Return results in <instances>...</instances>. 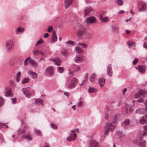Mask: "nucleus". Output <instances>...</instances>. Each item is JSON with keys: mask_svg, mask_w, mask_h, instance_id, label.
I'll use <instances>...</instances> for the list:
<instances>
[{"mask_svg": "<svg viewBox=\"0 0 147 147\" xmlns=\"http://www.w3.org/2000/svg\"><path fill=\"white\" fill-rule=\"evenodd\" d=\"M146 92L143 90L139 91L135 95L134 97L135 98H140L137 100V102H143L144 100V98L145 97Z\"/></svg>", "mask_w": 147, "mask_h": 147, "instance_id": "1", "label": "nucleus"}, {"mask_svg": "<svg viewBox=\"0 0 147 147\" xmlns=\"http://www.w3.org/2000/svg\"><path fill=\"white\" fill-rule=\"evenodd\" d=\"M5 46L7 52L10 53L12 52L14 48L12 40H7L5 42Z\"/></svg>", "mask_w": 147, "mask_h": 147, "instance_id": "2", "label": "nucleus"}, {"mask_svg": "<svg viewBox=\"0 0 147 147\" xmlns=\"http://www.w3.org/2000/svg\"><path fill=\"white\" fill-rule=\"evenodd\" d=\"M78 83V80L76 78H73L71 80L70 83L67 84L66 86L68 89H71L75 87Z\"/></svg>", "mask_w": 147, "mask_h": 147, "instance_id": "3", "label": "nucleus"}, {"mask_svg": "<svg viewBox=\"0 0 147 147\" xmlns=\"http://www.w3.org/2000/svg\"><path fill=\"white\" fill-rule=\"evenodd\" d=\"M134 143L139 146L140 147H144L145 146L146 141L144 140L142 141L141 139H139L134 140Z\"/></svg>", "mask_w": 147, "mask_h": 147, "instance_id": "4", "label": "nucleus"}, {"mask_svg": "<svg viewBox=\"0 0 147 147\" xmlns=\"http://www.w3.org/2000/svg\"><path fill=\"white\" fill-rule=\"evenodd\" d=\"M95 18L94 16H90L87 18L85 20L87 25L96 22Z\"/></svg>", "mask_w": 147, "mask_h": 147, "instance_id": "5", "label": "nucleus"}, {"mask_svg": "<svg viewBox=\"0 0 147 147\" xmlns=\"http://www.w3.org/2000/svg\"><path fill=\"white\" fill-rule=\"evenodd\" d=\"M71 131L73 134H71L70 136L67 138V141H71V140H74L76 138V134L75 133L74 131L72 130Z\"/></svg>", "mask_w": 147, "mask_h": 147, "instance_id": "6", "label": "nucleus"}, {"mask_svg": "<svg viewBox=\"0 0 147 147\" xmlns=\"http://www.w3.org/2000/svg\"><path fill=\"white\" fill-rule=\"evenodd\" d=\"M5 96H13V94L10 88L7 87L5 88Z\"/></svg>", "mask_w": 147, "mask_h": 147, "instance_id": "7", "label": "nucleus"}, {"mask_svg": "<svg viewBox=\"0 0 147 147\" xmlns=\"http://www.w3.org/2000/svg\"><path fill=\"white\" fill-rule=\"evenodd\" d=\"M53 67L51 66L47 67L46 70V74L50 76H52L54 74Z\"/></svg>", "mask_w": 147, "mask_h": 147, "instance_id": "8", "label": "nucleus"}, {"mask_svg": "<svg viewBox=\"0 0 147 147\" xmlns=\"http://www.w3.org/2000/svg\"><path fill=\"white\" fill-rule=\"evenodd\" d=\"M139 122L141 125H144L147 123V114L140 118Z\"/></svg>", "mask_w": 147, "mask_h": 147, "instance_id": "9", "label": "nucleus"}, {"mask_svg": "<svg viewBox=\"0 0 147 147\" xmlns=\"http://www.w3.org/2000/svg\"><path fill=\"white\" fill-rule=\"evenodd\" d=\"M22 91L23 94L27 98H29L31 96V93L28 91L26 88H23L22 89Z\"/></svg>", "mask_w": 147, "mask_h": 147, "instance_id": "10", "label": "nucleus"}, {"mask_svg": "<svg viewBox=\"0 0 147 147\" xmlns=\"http://www.w3.org/2000/svg\"><path fill=\"white\" fill-rule=\"evenodd\" d=\"M92 7H87L85 8L84 10V16H86L89 13L93 10Z\"/></svg>", "mask_w": 147, "mask_h": 147, "instance_id": "11", "label": "nucleus"}, {"mask_svg": "<svg viewBox=\"0 0 147 147\" xmlns=\"http://www.w3.org/2000/svg\"><path fill=\"white\" fill-rule=\"evenodd\" d=\"M85 30L83 28H82L77 31V35L79 37H83Z\"/></svg>", "mask_w": 147, "mask_h": 147, "instance_id": "12", "label": "nucleus"}, {"mask_svg": "<svg viewBox=\"0 0 147 147\" xmlns=\"http://www.w3.org/2000/svg\"><path fill=\"white\" fill-rule=\"evenodd\" d=\"M73 0H64V7L65 9H67L71 4Z\"/></svg>", "mask_w": 147, "mask_h": 147, "instance_id": "13", "label": "nucleus"}, {"mask_svg": "<svg viewBox=\"0 0 147 147\" xmlns=\"http://www.w3.org/2000/svg\"><path fill=\"white\" fill-rule=\"evenodd\" d=\"M89 147H99L98 143L95 140H91L90 141Z\"/></svg>", "mask_w": 147, "mask_h": 147, "instance_id": "14", "label": "nucleus"}, {"mask_svg": "<svg viewBox=\"0 0 147 147\" xmlns=\"http://www.w3.org/2000/svg\"><path fill=\"white\" fill-rule=\"evenodd\" d=\"M83 59V57L79 55H76L74 58L75 62L78 63L81 62L82 61Z\"/></svg>", "mask_w": 147, "mask_h": 147, "instance_id": "15", "label": "nucleus"}, {"mask_svg": "<svg viewBox=\"0 0 147 147\" xmlns=\"http://www.w3.org/2000/svg\"><path fill=\"white\" fill-rule=\"evenodd\" d=\"M51 60L54 62L55 64L58 66L60 65L61 63V60L58 58L54 59H51Z\"/></svg>", "mask_w": 147, "mask_h": 147, "instance_id": "16", "label": "nucleus"}, {"mask_svg": "<svg viewBox=\"0 0 147 147\" xmlns=\"http://www.w3.org/2000/svg\"><path fill=\"white\" fill-rule=\"evenodd\" d=\"M43 100L41 99H35V102L34 103L36 105H43Z\"/></svg>", "mask_w": 147, "mask_h": 147, "instance_id": "17", "label": "nucleus"}, {"mask_svg": "<svg viewBox=\"0 0 147 147\" xmlns=\"http://www.w3.org/2000/svg\"><path fill=\"white\" fill-rule=\"evenodd\" d=\"M30 64L34 68L36 67L38 65V63L34 59H30L29 60Z\"/></svg>", "mask_w": 147, "mask_h": 147, "instance_id": "18", "label": "nucleus"}, {"mask_svg": "<svg viewBox=\"0 0 147 147\" xmlns=\"http://www.w3.org/2000/svg\"><path fill=\"white\" fill-rule=\"evenodd\" d=\"M28 74L33 79L36 78L38 76V74L36 73L33 72L31 70L28 71Z\"/></svg>", "mask_w": 147, "mask_h": 147, "instance_id": "19", "label": "nucleus"}, {"mask_svg": "<svg viewBox=\"0 0 147 147\" xmlns=\"http://www.w3.org/2000/svg\"><path fill=\"white\" fill-rule=\"evenodd\" d=\"M108 129L109 131H113L115 129V127L114 125H113L111 123H108L105 126Z\"/></svg>", "mask_w": 147, "mask_h": 147, "instance_id": "20", "label": "nucleus"}, {"mask_svg": "<svg viewBox=\"0 0 147 147\" xmlns=\"http://www.w3.org/2000/svg\"><path fill=\"white\" fill-rule=\"evenodd\" d=\"M107 75L110 76H112V69L111 65H109L107 67Z\"/></svg>", "mask_w": 147, "mask_h": 147, "instance_id": "21", "label": "nucleus"}, {"mask_svg": "<svg viewBox=\"0 0 147 147\" xmlns=\"http://www.w3.org/2000/svg\"><path fill=\"white\" fill-rule=\"evenodd\" d=\"M24 30L25 29L24 28L20 26L16 30V33L17 34H21L24 31Z\"/></svg>", "mask_w": 147, "mask_h": 147, "instance_id": "22", "label": "nucleus"}, {"mask_svg": "<svg viewBox=\"0 0 147 147\" xmlns=\"http://www.w3.org/2000/svg\"><path fill=\"white\" fill-rule=\"evenodd\" d=\"M145 110L143 108H139L137 109L136 111V113L140 114H143L145 112Z\"/></svg>", "mask_w": 147, "mask_h": 147, "instance_id": "23", "label": "nucleus"}, {"mask_svg": "<svg viewBox=\"0 0 147 147\" xmlns=\"http://www.w3.org/2000/svg\"><path fill=\"white\" fill-rule=\"evenodd\" d=\"M61 54L64 56L66 57L68 56L69 53L66 49H63L61 51Z\"/></svg>", "mask_w": 147, "mask_h": 147, "instance_id": "24", "label": "nucleus"}, {"mask_svg": "<svg viewBox=\"0 0 147 147\" xmlns=\"http://www.w3.org/2000/svg\"><path fill=\"white\" fill-rule=\"evenodd\" d=\"M105 79L104 78H100L98 80V83L100 85L101 87L102 86L104 85Z\"/></svg>", "mask_w": 147, "mask_h": 147, "instance_id": "25", "label": "nucleus"}, {"mask_svg": "<svg viewBox=\"0 0 147 147\" xmlns=\"http://www.w3.org/2000/svg\"><path fill=\"white\" fill-rule=\"evenodd\" d=\"M143 127L144 131H142V134L143 136H145L147 134V124L144 126Z\"/></svg>", "mask_w": 147, "mask_h": 147, "instance_id": "26", "label": "nucleus"}, {"mask_svg": "<svg viewBox=\"0 0 147 147\" xmlns=\"http://www.w3.org/2000/svg\"><path fill=\"white\" fill-rule=\"evenodd\" d=\"M100 21L102 22H105L108 21V18L107 16H105L103 18L102 16L100 15Z\"/></svg>", "mask_w": 147, "mask_h": 147, "instance_id": "27", "label": "nucleus"}, {"mask_svg": "<svg viewBox=\"0 0 147 147\" xmlns=\"http://www.w3.org/2000/svg\"><path fill=\"white\" fill-rule=\"evenodd\" d=\"M22 139H26L27 140H30L32 138L30 136L27 135V136L23 135L21 138Z\"/></svg>", "mask_w": 147, "mask_h": 147, "instance_id": "28", "label": "nucleus"}, {"mask_svg": "<svg viewBox=\"0 0 147 147\" xmlns=\"http://www.w3.org/2000/svg\"><path fill=\"white\" fill-rule=\"evenodd\" d=\"M110 118L112 123H117V116L116 115L111 117Z\"/></svg>", "mask_w": 147, "mask_h": 147, "instance_id": "29", "label": "nucleus"}, {"mask_svg": "<svg viewBox=\"0 0 147 147\" xmlns=\"http://www.w3.org/2000/svg\"><path fill=\"white\" fill-rule=\"evenodd\" d=\"M138 68V71L141 73H144L145 71V68L144 66H140Z\"/></svg>", "mask_w": 147, "mask_h": 147, "instance_id": "30", "label": "nucleus"}, {"mask_svg": "<svg viewBox=\"0 0 147 147\" xmlns=\"http://www.w3.org/2000/svg\"><path fill=\"white\" fill-rule=\"evenodd\" d=\"M96 78V74L94 73L92 74L90 76L89 81L91 82H93L94 81Z\"/></svg>", "mask_w": 147, "mask_h": 147, "instance_id": "31", "label": "nucleus"}, {"mask_svg": "<svg viewBox=\"0 0 147 147\" xmlns=\"http://www.w3.org/2000/svg\"><path fill=\"white\" fill-rule=\"evenodd\" d=\"M57 39V37L56 35L55 34V31H53L52 38V40L53 42L56 41Z\"/></svg>", "mask_w": 147, "mask_h": 147, "instance_id": "32", "label": "nucleus"}, {"mask_svg": "<svg viewBox=\"0 0 147 147\" xmlns=\"http://www.w3.org/2000/svg\"><path fill=\"white\" fill-rule=\"evenodd\" d=\"M90 35V33L87 32L86 30H85L84 33V36L82 38H89Z\"/></svg>", "mask_w": 147, "mask_h": 147, "instance_id": "33", "label": "nucleus"}, {"mask_svg": "<svg viewBox=\"0 0 147 147\" xmlns=\"http://www.w3.org/2000/svg\"><path fill=\"white\" fill-rule=\"evenodd\" d=\"M146 6L144 3L143 5L141 7H139V11H144L146 10Z\"/></svg>", "mask_w": 147, "mask_h": 147, "instance_id": "34", "label": "nucleus"}, {"mask_svg": "<svg viewBox=\"0 0 147 147\" xmlns=\"http://www.w3.org/2000/svg\"><path fill=\"white\" fill-rule=\"evenodd\" d=\"M96 91V89L95 88L89 87L88 90V92L89 93H92Z\"/></svg>", "mask_w": 147, "mask_h": 147, "instance_id": "35", "label": "nucleus"}, {"mask_svg": "<svg viewBox=\"0 0 147 147\" xmlns=\"http://www.w3.org/2000/svg\"><path fill=\"white\" fill-rule=\"evenodd\" d=\"M4 99L2 97L0 96V107L3 106L4 103Z\"/></svg>", "mask_w": 147, "mask_h": 147, "instance_id": "36", "label": "nucleus"}, {"mask_svg": "<svg viewBox=\"0 0 147 147\" xmlns=\"http://www.w3.org/2000/svg\"><path fill=\"white\" fill-rule=\"evenodd\" d=\"M115 3H117L119 6H121L123 4V1L122 0H116Z\"/></svg>", "mask_w": 147, "mask_h": 147, "instance_id": "37", "label": "nucleus"}, {"mask_svg": "<svg viewBox=\"0 0 147 147\" xmlns=\"http://www.w3.org/2000/svg\"><path fill=\"white\" fill-rule=\"evenodd\" d=\"M105 131L104 133V137H105L108 135L109 134V131H110L106 127L105 128Z\"/></svg>", "mask_w": 147, "mask_h": 147, "instance_id": "38", "label": "nucleus"}, {"mask_svg": "<svg viewBox=\"0 0 147 147\" xmlns=\"http://www.w3.org/2000/svg\"><path fill=\"white\" fill-rule=\"evenodd\" d=\"M29 79L28 78H25L22 80V82L23 84H25L29 82Z\"/></svg>", "mask_w": 147, "mask_h": 147, "instance_id": "39", "label": "nucleus"}, {"mask_svg": "<svg viewBox=\"0 0 147 147\" xmlns=\"http://www.w3.org/2000/svg\"><path fill=\"white\" fill-rule=\"evenodd\" d=\"M112 29L113 31L116 32L118 31L119 28L117 26H114L112 27Z\"/></svg>", "mask_w": 147, "mask_h": 147, "instance_id": "40", "label": "nucleus"}, {"mask_svg": "<svg viewBox=\"0 0 147 147\" xmlns=\"http://www.w3.org/2000/svg\"><path fill=\"white\" fill-rule=\"evenodd\" d=\"M18 134H24L25 132V129H21L19 130L18 131Z\"/></svg>", "mask_w": 147, "mask_h": 147, "instance_id": "41", "label": "nucleus"}, {"mask_svg": "<svg viewBox=\"0 0 147 147\" xmlns=\"http://www.w3.org/2000/svg\"><path fill=\"white\" fill-rule=\"evenodd\" d=\"M33 54L35 55H37L40 54V51L38 50H34L32 52Z\"/></svg>", "mask_w": 147, "mask_h": 147, "instance_id": "42", "label": "nucleus"}, {"mask_svg": "<svg viewBox=\"0 0 147 147\" xmlns=\"http://www.w3.org/2000/svg\"><path fill=\"white\" fill-rule=\"evenodd\" d=\"M75 50L76 51L78 54L82 51V49L78 47H75Z\"/></svg>", "mask_w": 147, "mask_h": 147, "instance_id": "43", "label": "nucleus"}, {"mask_svg": "<svg viewBox=\"0 0 147 147\" xmlns=\"http://www.w3.org/2000/svg\"><path fill=\"white\" fill-rule=\"evenodd\" d=\"M128 45L131 47H134L135 46V42L132 41H129L128 43Z\"/></svg>", "mask_w": 147, "mask_h": 147, "instance_id": "44", "label": "nucleus"}, {"mask_svg": "<svg viewBox=\"0 0 147 147\" xmlns=\"http://www.w3.org/2000/svg\"><path fill=\"white\" fill-rule=\"evenodd\" d=\"M44 42V41L42 39L40 38L39 40H38L36 43L35 45L37 46L39 44L42 43Z\"/></svg>", "mask_w": 147, "mask_h": 147, "instance_id": "45", "label": "nucleus"}, {"mask_svg": "<svg viewBox=\"0 0 147 147\" xmlns=\"http://www.w3.org/2000/svg\"><path fill=\"white\" fill-rule=\"evenodd\" d=\"M50 126L52 128L54 129H56L57 128V125L53 123H51Z\"/></svg>", "mask_w": 147, "mask_h": 147, "instance_id": "46", "label": "nucleus"}, {"mask_svg": "<svg viewBox=\"0 0 147 147\" xmlns=\"http://www.w3.org/2000/svg\"><path fill=\"white\" fill-rule=\"evenodd\" d=\"M35 133L38 136H41V132L40 130L36 129L35 131Z\"/></svg>", "mask_w": 147, "mask_h": 147, "instance_id": "47", "label": "nucleus"}, {"mask_svg": "<svg viewBox=\"0 0 147 147\" xmlns=\"http://www.w3.org/2000/svg\"><path fill=\"white\" fill-rule=\"evenodd\" d=\"M57 68L58 69V71L59 73H62L64 71V68L63 67H58Z\"/></svg>", "mask_w": 147, "mask_h": 147, "instance_id": "48", "label": "nucleus"}, {"mask_svg": "<svg viewBox=\"0 0 147 147\" xmlns=\"http://www.w3.org/2000/svg\"><path fill=\"white\" fill-rule=\"evenodd\" d=\"M130 121L129 120H125L124 122V123L125 125H127L129 124Z\"/></svg>", "mask_w": 147, "mask_h": 147, "instance_id": "49", "label": "nucleus"}, {"mask_svg": "<svg viewBox=\"0 0 147 147\" xmlns=\"http://www.w3.org/2000/svg\"><path fill=\"white\" fill-rule=\"evenodd\" d=\"M78 45L82 46L83 47L85 48H86L87 47V45L85 43H78Z\"/></svg>", "mask_w": 147, "mask_h": 147, "instance_id": "50", "label": "nucleus"}, {"mask_svg": "<svg viewBox=\"0 0 147 147\" xmlns=\"http://www.w3.org/2000/svg\"><path fill=\"white\" fill-rule=\"evenodd\" d=\"M74 42L71 40H69L66 42V44H69L71 45H74Z\"/></svg>", "mask_w": 147, "mask_h": 147, "instance_id": "51", "label": "nucleus"}, {"mask_svg": "<svg viewBox=\"0 0 147 147\" xmlns=\"http://www.w3.org/2000/svg\"><path fill=\"white\" fill-rule=\"evenodd\" d=\"M11 100L13 104H15L16 103V98H12Z\"/></svg>", "mask_w": 147, "mask_h": 147, "instance_id": "52", "label": "nucleus"}, {"mask_svg": "<svg viewBox=\"0 0 147 147\" xmlns=\"http://www.w3.org/2000/svg\"><path fill=\"white\" fill-rule=\"evenodd\" d=\"M53 30V28L51 26H49L48 29V32H51Z\"/></svg>", "mask_w": 147, "mask_h": 147, "instance_id": "53", "label": "nucleus"}, {"mask_svg": "<svg viewBox=\"0 0 147 147\" xmlns=\"http://www.w3.org/2000/svg\"><path fill=\"white\" fill-rule=\"evenodd\" d=\"M138 61V59L137 58H136L133 61L132 63L134 65L136 64Z\"/></svg>", "mask_w": 147, "mask_h": 147, "instance_id": "54", "label": "nucleus"}, {"mask_svg": "<svg viewBox=\"0 0 147 147\" xmlns=\"http://www.w3.org/2000/svg\"><path fill=\"white\" fill-rule=\"evenodd\" d=\"M5 123H0V129H1V128H2V127H5Z\"/></svg>", "mask_w": 147, "mask_h": 147, "instance_id": "55", "label": "nucleus"}, {"mask_svg": "<svg viewBox=\"0 0 147 147\" xmlns=\"http://www.w3.org/2000/svg\"><path fill=\"white\" fill-rule=\"evenodd\" d=\"M77 105L78 107H80L82 105L81 101H80L77 103Z\"/></svg>", "mask_w": 147, "mask_h": 147, "instance_id": "56", "label": "nucleus"}, {"mask_svg": "<svg viewBox=\"0 0 147 147\" xmlns=\"http://www.w3.org/2000/svg\"><path fill=\"white\" fill-rule=\"evenodd\" d=\"M27 63H28L27 60V59H25V60L24 61V65L25 66H26L27 64Z\"/></svg>", "mask_w": 147, "mask_h": 147, "instance_id": "57", "label": "nucleus"}, {"mask_svg": "<svg viewBox=\"0 0 147 147\" xmlns=\"http://www.w3.org/2000/svg\"><path fill=\"white\" fill-rule=\"evenodd\" d=\"M125 13V11L123 10H121L119 12V14H122Z\"/></svg>", "mask_w": 147, "mask_h": 147, "instance_id": "58", "label": "nucleus"}, {"mask_svg": "<svg viewBox=\"0 0 147 147\" xmlns=\"http://www.w3.org/2000/svg\"><path fill=\"white\" fill-rule=\"evenodd\" d=\"M127 91V89L126 88H125L123 89V95L125 94V92Z\"/></svg>", "mask_w": 147, "mask_h": 147, "instance_id": "59", "label": "nucleus"}, {"mask_svg": "<svg viewBox=\"0 0 147 147\" xmlns=\"http://www.w3.org/2000/svg\"><path fill=\"white\" fill-rule=\"evenodd\" d=\"M21 73L20 72H18L16 75V77H19L21 75Z\"/></svg>", "mask_w": 147, "mask_h": 147, "instance_id": "60", "label": "nucleus"}, {"mask_svg": "<svg viewBox=\"0 0 147 147\" xmlns=\"http://www.w3.org/2000/svg\"><path fill=\"white\" fill-rule=\"evenodd\" d=\"M48 36H49L48 34L47 33H46L44 34V37L45 38H47L48 37Z\"/></svg>", "mask_w": 147, "mask_h": 147, "instance_id": "61", "label": "nucleus"}, {"mask_svg": "<svg viewBox=\"0 0 147 147\" xmlns=\"http://www.w3.org/2000/svg\"><path fill=\"white\" fill-rule=\"evenodd\" d=\"M69 94V93L67 92H64V94L67 96H68Z\"/></svg>", "mask_w": 147, "mask_h": 147, "instance_id": "62", "label": "nucleus"}, {"mask_svg": "<svg viewBox=\"0 0 147 147\" xmlns=\"http://www.w3.org/2000/svg\"><path fill=\"white\" fill-rule=\"evenodd\" d=\"M80 69V68L79 67H78L75 70V71H79Z\"/></svg>", "mask_w": 147, "mask_h": 147, "instance_id": "63", "label": "nucleus"}, {"mask_svg": "<svg viewBox=\"0 0 147 147\" xmlns=\"http://www.w3.org/2000/svg\"><path fill=\"white\" fill-rule=\"evenodd\" d=\"M131 32V31L129 30H127L126 31V33L127 34H129Z\"/></svg>", "mask_w": 147, "mask_h": 147, "instance_id": "64", "label": "nucleus"}]
</instances>
